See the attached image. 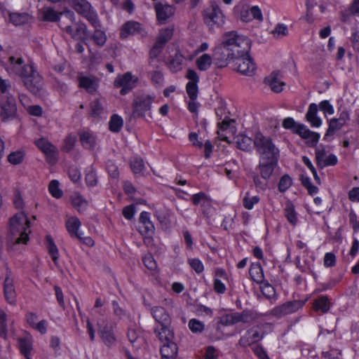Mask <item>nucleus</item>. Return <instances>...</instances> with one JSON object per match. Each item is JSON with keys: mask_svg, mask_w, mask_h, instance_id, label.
I'll use <instances>...</instances> for the list:
<instances>
[{"mask_svg": "<svg viewBox=\"0 0 359 359\" xmlns=\"http://www.w3.org/2000/svg\"><path fill=\"white\" fill-rule=\"evenodd\" d=\"M251 46V40L248 36L235 31L224 33L215 48L217 67H225L230 61L250 53Z\"/></svg>", "mask_w": 359, "mask_h": 359, "instance_id": "1", "label": "nucleus"}, {"mask_svg": "<svg viewBox=\"0 0 359 359\" xmlns=\"http://www.w3.org/2000/svg\"><path fill=\"white\" fill-rule=\"evenodd\" d=\"M8 62L10 69L23 79L27 88L32 93L37 94L42 87V79L34 66L32 64H25L20 56H11Z\"/></svg>", "mask_w": 359, "mask_h": 359, "instance_id": "2", "label": "nucleus"}, {"mask_svg": "<svg viewBox=\"0 0 359 359\" xmlns=\"http://www.w3.org/2000/svg\"><path fill=\"white\" fill-rule=\"evenodd\" d=\"M30 222L24 212H18L10 219L9 238L14 244H27L29 239Z\"/></svg>", "mask_w": 359, "mask_h": 359, "instance_id": "3", "label": "nucleus"}, {"mask_svg": "<svg viewBox=\"0 0 359 359\" xmlns=\"http://www.w3.org/2000/svg\"><path fill=\"white\" fill-rule=\"evenodd\" d=\"M254 147L260 155V158H267L269 161H278L279 149L273 143L269 137L264 136L258 132L254 137Z\"/></svg>", "mask_w": 359, "mask_h": 359, "instance_id": "4", "label": "nucleus"}, {"mask_svg": "<svg viewBox=\"0 0 359 359\" xmlns=\"http://www.w3.org/2000/svg\"><path fill=\"white\" fill-rule=\"evenodd\" d=\"M9 90L0 91V117L4 122L13 120L17 114L16 101Z\"/></svg>", "mask_w": 359, "mask_h": 359, "instance_id": "5", "label": "nucleus"}, {"mask_svg": "<svg viewBox=\"0 0 359 359\" xmlns=\"http://www.w3.org/2000/svg\"><path fill=\"white\" fill-rule=\"evenodd\" d=\"M215 113L218 118L222 120L218 123V137L220 140L229 142L235 133L234 122L228 118L226 110L224 107H217Z\"/></svg>", "mask_w": 359, "mask_h": 359, "instance_id": "6", "label": "nucleus"}, {"mask_svg": "<svg viewBox=\"0 0 359 359\" xmlns=\"http://www.w3.org/2000/svg\"><path fill=\"white\" fill-rule=\"evenodd\" d=\"M68 5L79 14L86 18L95 27L100 25L97 14L86 0H68Z\"/></svg>", "mask_w": 359, "mask_h": 359, "instance_id": "7", "label": "nucleus"}, {"mask_svg": "<svg viewBox=\"0 0 359 359\" xmlns=\"http://www.w3.org/2000/svg\"><path fill=\"white\" fill-rule=\"evenodd\" d=\"M203 20L210 29L220 27L225 23V16L220 7L216 4H212L209 8L204 11Z\"/></svg>", "mask_w": 359, "mask_h": 359, "instance_id": "8", "label": "nucleus"}, {"mask_svg": "<svg viewBox=\"0 0 359 359\" xmlns=\"http://www.w3.org/2000/svg\"><path fill=\"white\" fill-rule=\"evenodd\" d=\"M233 60L235 61V70L237 72L246 76L255 75L257 70V65L250 53L236 58Z\"/></svg>", "mask_w": 359, "mask_h": 359, "instance_id": "9", "label": "nucleus"}, {"mask_svg": "<svg viewBox=\"0 0 359 359\" xmlns=\"http://www.w3.org/2000/svg\"><path fill=\"white\" fill-rule=\"evenodd\" d=\"M305 302V300L287 302L281 305L274 307L271 310L270 313L276 318H282L285 316L297 311L304 306Z\"/></svg>", "mask_w": 359, "mask_h": 359, "instance_id": "10", "label": "nucleus"}, {"mask_svg": "<svg viewBox=\"0 0 359 359\" xmlns=\"http://www.w3.org/2000/svg\"><path fill=\"white\" fill-rule=\"evenodd\" d=\"M138 78L132 74L131 72H126L116 76L114 84L117 88H121V94L126 95L133 90L137 85Z\"/></svg>", "mask_w": 359, "mask_h": 359, "instance_id": "11", "label": "nucleus"}, {"mask_svg": "<svg viewBox=\"0 0 359 359\" xmlns=\"http://www.w3.org/2000/svg\"><path fill=\"white\" fill-rule=\"evenodd\" d=\"M154 1V7L156 13L157 20L161 23L165 22L168 18L174 15L175 8L173 6L168 4L165 1Z\"/></svg>", "mask_w": 359, "mask_h": 359, "instance_id": "12", "label": "nucleus"}, {"mask_svg": "<svg viewBox=\"0 0 359 359\" xmlns=\"http://www.w3.org/2000/svg\"><path fill=\"white\" fill-rule=\"evenodd\" d=\"M316 158L318 165L321 167L333 166L338 162L337 156L330 154L323 145H319L316 148Z\"/></svg>", "mask_w": 359, "mask_h": 359, "instance_id": "13", "label": "nucleus"}, {"mask_svg": "<svg viewBox=\"0 0 359 359\" xmlns=\"http://www.w3.org/2000/svg\"><path fill=\"white\" fill-rule=\"evenodd\" d=\"M185 77L189 80L186 86L187 93L190 99L196 100L198 92L199 76L194 69H188Z\"/></svg>", "mask_w": 359, "mask_h": 359, "instance_id": "14", "label": "nucleus"}, {"mask_svg": "<svg viewBox=\"0 0 359 359\" xmlns=\"http://www.w3.org/2000/svg\"><path fill=\"white\" fill-rule=\"evenodd\" d=\"M154 97L151 95H142L137 97L133 102L134 111L140 115L144 114L151 109Z\"/></svg>", "mask_w": 359, "mask_h": 359, "instance_id": "15", "label": "nucleus"}, {"mask_svg": "<svg viewBox=\"0 0 359 359\" xmlns=\"http://www.w3.org/2000/svg\"><path fill=\"white\" fill-rule=\"evenodd\" d=\"M62 14V12H57L53 7L44 6L38 10L37 18L40 21L55 22L60 20Z\"/></svg>", "mask_w": 359, "mask_h": 359, "instance_id": "16", "label": "nucleus"}, {"mask_svg": "<svg viewBox=\"0 0 359 359\" xmlns=\"http://www.w3.org/2000/svg\"><path fill=\"white\" fill-rule=\"evenodd\" d=\"M4 291L7 302L10 304L15 305L17 295L14 286V279L10 272L7 273L4 280Z\"/></svg>", "mask_w": 359, "mask_h": 359, "instance_id": "17", "label": "nucleus"}, {"mask_svg": "<svg viewBox=\"0 0 359 359\" xmlns=\"http://www.w3.org/2000/svg\"><path fill=\"white\" fill-rule=\"evenodd\" d=\"M265 83L275 93H280L283 90L285 83L280 72H273L266 79Z\"/></svg>", "mask_w": 359, "mask_h": 359, "instance_id": "18", "label": "nucleus"}, {"mask_svg": "<svg viewBox=\"0 0 359 359\" xmlns=\"http://www.w3.org/2000/svg\"><path fill=\"white\" fill-rule=\"evenodd\" d=\"M297 135L304 139L306 144L310 147L317 144L320 137V135L316 132L311 131L308 127L304 124L300 126Z\"/></svg>", "mask_w": 359, "mask_h": 359, "instance_id": "19", "label": "nucleus"}, {"mask_svg": "<svg viewBox=\"0 0 359 359\" xmlns=\"http://www.w3.org/2000/svg\"><path fill=\"white\" fill-rule=\"evenodd\" d=\"M318 107L316 103H311L306 111L305 118L312 128H320L323 120L318 114Z\"/></svg>", "mask_w": 359, "mask_h": 359, "instance_id": "20", "label": "nucleus"}, {"mask_svg": "<svg viewBox=\"0 0 359 359\" xmlns=\"http://www.w3.org/2000/svg\"><path fill=\"white\" fill-rule=\"evenodd\" d=\"M144 33V30L139 22L128 21L121 27L120 35L122 38H126L129 35H134L137 34L143 36Z\"/></svg>", "mask_w": 359, "mask_h": 359, "instance_id": "21", "label": "nucleus"}, {"mask_svg": "<svg viewBox=\"0 0 359 359\" xmlns=\"http://www.w3.org/2000/svg\"><path fill=\"white\" fill-rule=\"evenodd\" d=\"M79 86L85 89L88 93H95L99 86V80L95 76H79L78 77Z\"/></svg>", "mask_w": 359, "mask_h": 359, "instance_id": "22", "label": "nucleus"}, {"mask_svg": "<svg viewBox=\"0 0 359 359\" xmlns=\"http://www.w3.org/2000/svg\"><path fill=\"white\" fill-rule=\"evenodd\" d=\"M1 13L4 15L6 13L9 15L10 22L15 26H20L31 22L32 16L28 13H9L8 11L1 8Z\"/></svg>", "mask_w": 359, "mask_h": 359, "instance_id": "23", "label": "nucleus"}, {"mask_svg": "<svg viewBox=\"0 0 359 359\" xmlns=\"http://www.w3.org/2000/svg\"><path fill=\"white\" fill-rule=\"evenodd\" d=\"M33 338L30 335L18 339V347L22 355L27 359H32L33 350Z\"/></svg>", "mask_w": 359, "mask_h": 359, "instance_id": "24", "label": "nucleus"}, {"mask_svg": "<svg viewBox=\"0 0 359 359\" xmlns=\"http://www.w3.org/2000/svg\"><path fill=\"white\" fill-rule=\"evenodd\" d=\"M154 332L162 342L172 340L174 338V334L170 330V323L158 324L155 327Z\"/></svg>", "mask_w": 359, "mask_h": 359, "instance_id": "25", "label": "nucleus"}, {"mask_svg": "<svg viewBox=\"0 0 359 359\" xmlns=\"http://www.w3.org/2000/svg\"><path fill=\"white\" fill-rule=\"evenodd\" d=\"M99 334L103 343L108 347L114 346L116 343V337L111 325L100 327Z\"/></svg>", "mask_w": 359, "mask_h": 359, "instance_id": "26", "label": "nucleus"}, {"mask_svg": "<svg viewBox=\"0 0 359 359\" xmlns=\"http://www.w3.org/2000/svg\"><path fill=\"white\" fill-rule=\"evenodd\" d=\"M263 334L259 327H253L248 331L246 334L241 339V343L243 345H250L262 340Z\"/></svg>", "mask_w": 359, "mask_h": 359, "instance_id": "27", "label": "nucleus"}, {"mask_svg": "<svg viewBox=\"0 0 359 359\" xmlns=\"http://www.w3.org/2000/svg\"><path fill=\"white\" fill-rule=\"evenodd\" d=\"M65 226L67 231L72 236H74L79 239L82 238L83 233L80 231L81 223L79 218L76 217H69L66 221Z\"/></svg>", "mask_w": 359, "mask_h": 359, "instance_id": "28", "label": "nucleus"}, {"mask_svg": "<svg viewBox=\"0 0 359 359\" xmlns=\"http://www.w3.org/2000/svg\"><path fill=\"white\" fill-rule=\"evenodd\" d=\"M161 353L162 359H175L177 355V344L172 340L163 342Z\"/></svg>", "mask_w": 359, "mask_h": 359, "instance_id": "29", "label": "nucleus"}, {"mask_svg": "<svg viewBox=\"0 0 359 359\" xmlns=\"http://www.w3.org/2000/svg\"><path fill=\"white\" fill-rule=\"evenodd\" d=\"M151 315L158 324L170 323L168 311L162 306H156L151 309Z\"/></svg>", "mask_w": 359, "mask_h": 359, "instance_id": "30", "label": "nucleus"}, {"mask_svg": "<svg viewBox=\"0 0 359 359\" xmlns=\"http://www.w3.org/2000/svg\"><path fill=\"white\" fill-rule=\"evenodd\" d=\"M284 216L287 219V222L293 226H297L298 224V214L295 210L294 205L291 201L285 203L283 209Z\"/></svg>", "mask_w": 359, "mask_h": 359, "instance_id": "31", "label": "nucleus"}, {"mask_svg": "<svg viewBox=\"0 0 359 359\" xmlns=\"http://www.w3.org/2000/svg\"><path fill=\"white\" fill-rule=\"evenodd\" d=\"M277 161H269L267 158H260V173L263 178L269 179L273 172V166Z\"/></svg>", "mask_w": 359, "mask_h": 359, "instance_id": "32", "label": "nucleus"}, {"mask_svg": "<svg viewBox=\"0 0 359 359\" xmlns=\"http://www.w3.org/2000/svg\"><path fill=\"white\" fill-rule=\"evenodd\" d=\"M213 59L212 55L208 53H203L196 60V66L200 71L208 70L212 65Z\"/></svg>", "mask_w": 359, "mask_h": 359, "instance_id": "33", "label": "nucleus"}, {"mask_svg": "<svg viewBox=\"0 0 359 359\" xmlns=\"http://www.w3.org/2000/svg\"><path fill=\"white\" fill-rule=\"evenodd\" d=\"M46 246L48 250V254L50 256L54 264L58 265L59 259V250L55 243H54L52 237L49 235L46 236Z\"/></svg>", "mask_w": 359, "mask_h": 359, "instance_id": "34", "label": "nucleus"}, {"mask_svg": "<svg viewBox=\"0 0 359 359\" xmlns=\"http://www.w3.org/2000/svg\"><path fill=\"white\" fill-rule=\"evenodd\" d=\"M79 136L81 144L84 148L89 149L94 148L96 137L93 133L90 131H82L79 133Z\"/></svg>", "mask_w": 359, "mask_h": 359, "instance_id": "35", "label": "nucleus"}, {"mask_svg": "<svg viewBox=\"0 0 359 359\" xmlns=\"http://www.w3.org/2000/svg\"><path fill=\"white\" fill-rule=\"evenodd\" d=\"M185 57L177 50L174 57L168 62V67L172 72H177L182 69Z\"/></svg>", "mask_w": 359, "mask_h": 359, "instance_id": "36", "label": "nucleus"}, {"mask_svg": "<svg viewBox=\"0 0 359 359\" xmlns=\"http://www.w3.org/2000/svg\"><path fill=\"white\" fill-rule=\"evenodd\" d=\"M236 142L240 149L250 151L254 147V140L244 134L236 137Z\"/></svg>", "mask_w": 359, "mask_h": 359, "instance_id": "37", "label": "nucleus"}, {"mask_svg": "<svg viewBox=\"0 0 359 359\" xmlns=\"http://www.w3.org/2000/svg\"><path fill=\"white\" fill-rule=\"evenodd\" d=\"M251 278L257 283L264 281V272L259 263H252L249 271Z\"/></svg>", "mask_w": 359, "mask_h": 359, "instance_id": "38", "label": "nucleus"}, {"mask_svg": "<svg viewBox=\"0 0 359 359\" xmlns=\"http://www.w3.org/2000/svg\"><path fill=\"white\" fill-rule=\"evenodd\" d=\"M72 205L79 211H85L88 205V201L79 193H74L71 196Z\"/></svg>", "mask_w": 359, "mask_h": 359, "instance_id": "39", "label": "nucleus"}, {"mask_svg": "<svg viewBox=\"0 0 359 359\" xmlns=\"http://www.w3.org/2000/svg\"><path fill=\"white\" fill-rule=\"evenodd\" d=\"M140 222L145 229V233L151 235L154 232V225L151 221L150 214L147 212L143 211L140 215Z\"/></svg>", "mask_w": 359, "mask_h": 359, "instance_id": "40", "label": "nucleus"}, {"mask_svg": "<svg viewBox=\"0 0 359 359\" xmlns=\"http://www.w3.org/2000/svg\"><path fill=\"white\" fill-rule=\"evenodd\" d=\"M35 144L46 155H51L55 152V147L45 138L36 140Z\"/></svg>", "mask_w": 359, "mask_h": 359, "instance_id": "41", "label": "nucleus"}, {"mask_svg": "<svg viewBox=\"0 0 359 359\" xmlns=\"http://www.w3.org/2000/svg\"><path fill=\"white\" fill-rule=\"evenodd\" d=\"M123 120L118 114H114L111 116L109 122V128L110 131L114 133L118 132L123 127Z\"/></svg>", "mask_w": 359, "mask_h": 359, "instance_id": "42", "label": "nucleus"}, {"mask_svg": "<svg viewBox=\"0 0 359 359\" xmlns=\"http://www.w3.org/2000/svg\"><path fill=\"white\" fill-rule=\"evenodd\" d=\"M48 192L55 198H60L63 196V191L60 188V182L56 180H53L48 184Z\"/></svg>", "mask_w": 359, "mask_h": 359, "instance_id": "43", "label": "nucleus"}, {"mask_svg": "<svg viewBox=\"0 0 359 359\" xmlns=\"http://www.w3.org/2000/svg\"><path fill=\"white\" fill-rule=\"evenodd\" d=\"M173 31L174 29L172 27L162 29L158 34L156 42L164 46L165 44L172 38L173 35Z\"/></svg>", "mask_w": 359, "mask_h": 359, "instance_id": "44", "label": "nucleus"}, {"mask_svg": "<svg viewBox=\"0 0 359 359\" xmlns=\"http://www.w3.org/2000/svg\"><path fill=\"white\" fill-rule=\"evenodd\" d=\"M88 36L87 27L84 24L76 23L75 32L72 33V38L77 40H84Z\"/></svg>", "mask_w": 359, "mask_h": 359, "instance_id": "45", "label": "nucleus"}, {"mask_svg": "<svg viewBox=\"0 0 359 359\" xmlns=\"http://www.w3.org/2000/svg\"><path fill=\"white\" fill-rule=\"evenodd\" d=\"M130 167L135 174H144L145 164L139 157H133L130 161Z\"/></svg>", "mask_w": 359, "mask_h": 359, "instance_id": "46", "label": "nucleus"}, {"mask_svg": "<svg viewBox=\"0 0 359 359\" xmlns=\"http://www.w3.org/2000/svg\"><path fill=\"white\" fill-rule=\"evenodd\" d=\"M313 308L316 311L326 313L330 309V302L326 297H320L315 301Z\"/></svg>", "mask_w": 359, "mask_h": 359, "instance_id": "47", "label": "nucleus"}, {"mask_svg": "<svg viewBox=\"0 0 359 359\" xmlns=\"http://www.w3.org/2000/svg\"><path fill=\"white\" fill-rule=\"evenodd\" d=\"M271 34L276 39H282L288 34L287 26L283 23H278L271 31Z\"/></svg>", "mask_w": 359, "mask_h": 359, "instance_id": "48", "label": "nucleus"}, {"mask_svg": "<svg viewBox=\"0 0 359 359\" xmlns=\"http://www.w3.org/2000/svg\"><path fill=\"white\" fill-rule=\"evenodd\" d=\"M282 126L284 128L291 130L292 133L297 135L300 126H304V124L296 122L293 118L288 117L283 121Z\"/></svg>", "mask_w": 359, "mask_h": 359, "instance_id": "49", "label": "nucleus"}, {"mask_svg": "<svg viewBox=\"0 0 359 359\" xmlns=\"http://www.w3.org/2000/svg\"><path fill=\"white\" fill-rule=\"evenodd\" d=\"M25 156V153L23 151L19 150L11 152L8 156V161L10 163L13 165H18L21 163L23 161Z\"/></svg>", "mask_w": 359, "mask_h": 359, "instance_id": "50", "label": "nucleus"}, {"mask_svg": "<svg viewBox=\"0 0 359 359\" xmlns=\"http://www.w3.org/2000/svg\"><path fill=\"white\" fill-rule=\"evenodd\" d=\"M260 284V289L262 294L269 299L274 297L276 292L274 287L268 282L263 281Z\"/></svg>", "mask_w": 359, "mask_h": 359, "instance_id": "51", "label": "nucleus"}, {"mask_svg": "<svg viewBox=\"0 0 359 359\" xmlns=\"http://www.w3.org/2000/svg\"><path fill=\"white\" fill-rule=\"evenodd\" d=\"M142 261L145 267L147 268L149 271L153 273L156 271L157 264L151 255H145L142 258Z\"/></svg>", "mask_w": 359, "mask_h": 359, "instance_id": "52", "label": "nucleus"}, {"mask_svg": "<svg viewBox=\"0 0 359 359\" xmlns=\"http://www.w3.org/2000/svg\"><path fill=\"white\" fill-rule=\"evenodd\" d=\"M128 338L130 342L133 344V346L137 347V345L135 344H139L142 341V338L140 336L139 331L135 328H130L128 331Z\"/></svg>", "mask_w": 359, "mask_h": 359, "instance_id": "53", "label": "nucleus"}, {"mask_svg": "<svg viewBox=\"0 0 359 359\" xmlns=\"http://www.w3.org/2000/svg\"><path fill=\"white\" fill-rule=\"evenodd\" d=\"M100 26V25L98 26V27ZM96 30L95 31L93 39L95 43L100 46H104V44L106 43L107 41V36L104 32L102 31L101 29H98L97 27H95Z\"/></svg>", "mask_w": 359, "mask_h": 359, "instance_id": "54", "label": "nucleus"}, {"mask_svg": "<svg viewBox=\"0 0 359 359\" xmlns=\"http://www.w3.org/2000/svg\"><path fill=\"white\" fill-rule=\"evenodd\" d=\"M320 110L326 116H331L334 113V108L329 100H325L319 103Z\"/></svg>", "mask_w": 359, "mask_h": 359, "instance_id": "55", "label": "nucleus"}, {"mask_svg": "<svg viewBox=\"0 0 359 359\" xmlns=\"http://www.w3.org/2000/svg\"><path fill=\"white\" fill-rule=\"evenodd\" d=\"M292 184V180L288 175H284L280 180L278 183V190L280 192H285Z\"/></svg>", "mask_w": 359, "mask_h": 359, "instance_id": "56", "label": "nucleus"}, {"mask_svg": "<svg viewBox=\"0 0 359 359\" xmlns=\"http://www.w3.org/2000/svg\"><path fill=\"white\" fill-rule=\"evenodd\" d=\"M259 201L257 196H250L247 194L243 199V205L248 210H252L255 204Z\"/></svg>", "mask_w": 359, "mask_h": 359, "instance_id": "57", "label": "nucleus"}, {"mask_svg": "<svg viewBox=\"0 0 359 359\" xmlns=\"http://www.w3.org/2000/svg\"><path fill=\"white\" fill-rule=\"evenodd\" d=\"M103 107L98 100H95L90 103V114L93 116L97 117L101 115L103 112Z\"/></svg>", "mask_w": 359, "mask_h": 359, "instance_id": "58", "label": "nucleus"}, {"mask_svg": "<svg viewBox=\"0 0 359 359\" xmlns=\"http://www.w3.org/2000/svg\"><path fill=\"white\" fill-rule=\"evenodd\" d=\"M189 327L192 332L198 333L201 332L204 330L205 325L203 322L192 318L189 322Z\"/></svg>", "mask_w": 359, "mask_h": 359, "instance_id": "59", "label": "nucleus"}, {"mask_svg": "<svg viewBox=\"0 0 359 359\" xmlns=\"http://www.w3.org/2000/svg\"><path fill=\"white\" fill-rule=\"evenodd\" d=\"M188 263L193 270L197 273H201L204 271L203 262L198 258H191L188 259Z\"/></svg>", "mask_w": 359, "mask_h": 359, "instance_id": "60", "label": "nucleus"}, {"mask_svg": "<svg viewBox=\"0 0 359 359\" xmlns=\"http://www.w3.org/2000/svg\"><path fill=\"white\" fill-rule=\"evenodd\" d=\"M151 82L156 86H161L163 83L164 78L161 72L153 71L149 73Z\"/></svg>", "mask_w": 359, "mask_h": 359, "instance_id": "61", "label": "nucleus"}, {"mask_svg": "<svg viewBox=\"0 0 359 359\" xmlns=\"http://www.w3.org/2000/svg\"><path fill=\"white\" fill-rule=\"evenodd\" d=\"M85 180L88 186L94 187L96 185L97 180L95 172L91 168L88 170L86 172Z\"/></svg>", "mask_w": 359, "mask_h": 359, "instance_id": "62", "label": "nucleus"}, {"mask_svg": "<svg viewBox=\"0 0 359 359\" xmlns=\"http://www.w3.org/2000/svg\"><path fill=\"white\" fill-rule=\"evenodd\" d=\"M6 313L0 309V335L6 337L7 332Z\"/></svg>", "mask_w": 359, "mask_h": 359, "instance_id": "63", "label": "nucleus"}, {"mask_svg": "<svg viewBox=\"0 0 359 359\" xmlns=\"http://www.w3.org/2000/svg\"><path fill=\"white\" fill-rule=\"evenodd\" d=\"M25 321L27 324L32 327V329L38 323V316L36 313L34 312H27L25 314Z\"/></svg>", "mask_w": 359, "mask_h": 359, "instance_id": "64", "label": "nucleus"}]
</instances>
